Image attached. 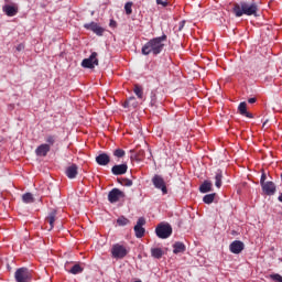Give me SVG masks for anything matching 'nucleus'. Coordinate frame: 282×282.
I'll list each match as a JSON object with an SVG mask.
<instances>
[{"instance_id":"4c0bfd02","label":"nucleus","mask_w":282,"mask_h":282,"mask_svg":"<svg viewBox=\"0 0 282 282\" xmlns=\"http://www.w3.org/2000/svg\"><path fill=\"white\" fill-rule=\"evenodd\" d=\"M17 52H23V50H25V45L24 44H19L17 47H15Z\"/></svg>"},{"instance_id":"9b49d317","label":"nucleus","mask_w":282,"mask_h":282,"mask_svg":"<svg viewBox=\"0 0 282 282\" xmlns=\"http://www.w3.org/2000/svg\"><path fill=\"white\" fill-rule=\"evenodd\" d=\"M245 248L246 245H243L241 240H235L229 245V250L232 252V254H241Z\"/></svg>"},{"instance_id":"f3484780","label":"nucleus","mask_w":282,"mask_h":282,"mask_svg":"<svg viewBox=\"0 0 282 282\" xmlns=\"http://www.w3.org/2000/svg\"><path fill=\"white\" fill-rule=\"evenodd\" d=\"M238 111L240 116H245L246 118H253L252 113L248 112V104H246V101L239 104Z\"/></svg>"},{"instance_id":"ddd939ff","label":"nucleus","mask_w":282,"mask_h":282,"mask_svg":"<svg viewBox=\"0 0 282 282\" xmlns=\"http://www.w3.org/2000/svg\"><path fill=\"white\" fill-rule=\"evenodd\" d=\"M48 151H51L50 144L43 143L35 149V154L37 155V158H45Z\"/></svg>"},{"instance_id":"412c9836","label":"nucleus","mask_w":282,"mask_h":282,"mask_svg":"<svg viewBox=\"0 0 282 282\" xmlns=\"http://www.w3.org/2000/svg\"><path fill=\"white\" fill-rule=\"evenodd\" d=\"M46 221L50 224L52 230L54 228V221H56V209H52L46 217Z\"/></svg>"},{"instance_id":"393cba45","label":"nucleus","mask_w":282,"mask_h":282,"mask_svg":"<svg viewBox=\"0 0 282 282\" xmlns=\"http://www.w3.org/2000/svg\"><path fill=\"white\" fill-rule=\"evenodd\" d=\"M85 269L83 267L76 263L69 270H67V272H69V274H80Z\"/></svg>"},{"instance_id":"9d476101","label":"nucleus","mask_w":282,"mask_h":282,"mask_svg":"<svg viewBox=\"0 0 282 282\" xmlns=\"http://www.w3.org/2000/svg\"><path fill=\"white\" fill-rule=\"evenodd\" d=\"M84 28L94 32L97 36H102V34H105V28L98 25L96 22L86 23L84 24Z\"/></svg>"},{"instance_id":"6ab92c4d","label":"nucleus","mask_w":282,"mask_h":282,"mask_svg":"<svg viewBox=\"0 0 282 282\" xmlns=\"http://www.w3.org/2000/svg\"><path fill=\"white\" fill-rule=\"evenodd\" d=\"M213 191V183L210 181H204L199 186L200 193H210Z\"/></svg>"},{"instance_id":"f704fd0d","label":"nucleus","mask_w":282,"mask_h":282,"mask_svg":"<svg viewBox=\"0 0 282 282\" xmlns=\"http://www.w3.org/2000/svg\"><path fill=\"white\" fill-rule=\"evenodd\" d=\"M46 142H47V144H48V147H50V144L53 145L54 142H56V139H55L53 135H48V137L46 138Z\"/></svg>"},{"instance_id":"a19ab883","label":"nucleus","mask_w":282,"mask_h":282,"mask_svg":"<svg viewBox=\"0 0 282 282\" xmlns=\"http://www.w3.org/2000/svg\"><path fill=\"white\" fill-rule=\"evenodd\" d=\"M278 200L282 204V193L279 195Z\"/></svg>"},{"instance_id":"a211bd4d","label":"nucleus","mask_w":282,"mask_h":282,"mask_svg":"<svg viewBox=\"0 0 282 282\" xmlns=\"http://www.w3.org/2000/svg\"><path fill=\"white\" fill-rule=\"evenodd\" d=\"M3 12L7 14V17H17L19 10L15 7H12L10 4H6L2 8Z\"/></svg>"},{"instance_id":"72a5a7b5","label":"nucleus","mask_w":282,"mask_h":282,"mask_svg":"<svg viewBox=\"0 0 282 282\" xmlns=\"http://www.w3.org/2000/svg\"><path fill=\"white\" fill-rule=\"evenodd\" d=\"M156 6H162V8H166L169 6V0H156Z\"/></svg>"},{"instance_id":"ea45409f","label":"nucleus","mask_w":282,"mask_h":282,"mask_svg":"<svg viewBox=\"0 0 282 282\" xmlns=\"http://www.w3.org/2000/svg\"><path fill=\"white\" fill-rule=\"evenodd\" d=\"M117 23L115 20H110L109 26L110 28H116Z\"/></svg>"},{"instance_id":"39448f33","label":"nucleus","mask_w":282,"mask_h":282,"mask_svg":"<svg viewBox=\"0 0 282 282\" xmlns=\"http://www.w3.org/2000/svg\"><path fill=\"white\" fill-rule=\"evenodd\" d=\"M111 254L112 259H124L129 254V250H127V247L116 243L111 248Z\"/></svg>"},{"instance_id":"dca6fc26","label":"nucleus","mask_w":282,"mask_h":282,"mask_svg":"<svg viewBox=\"0 0 282 282\" xmlns=\"http://www.w3.org/2000/svg\"><path fill=\"white\" fill-rule=\"evenodd\" d=\"M76 175H78V165L72 164L66 169V177L68 180H76Z\"/></svg>"},{"instance_id":"b1692460","label":"nucleus","mask_w":282,"mask_h":282,"mask_svg":"<svg viewBox=\"0 0 282 282\" xmlns=\"http://www.w3.org/2000/svg\"><path fill=\"white\" fill-rule=\"evenodd\" d=\"M221 180H224V174L221 173V170H218L215 175L216 188H221Z\"/></svg>"},{"instance_id":"37998d69","label":"nucleus","mask_w":282,"mask_h":282,"mask_svg":"<svg viewBox=\"0 0 282 282\" xmlns=\"http://www.w3.org/2000/svg\"><path fill=\"white\" fill-rule=\"evenodd\" d=\"M67 265H69V262H67L66 264H65V268L67 269Z\"/></svg>"},{"instance_id":"2f4dec72","label":"nucleus","mask_w":282,"mask_h":282,"mask_svg":"<svg viewBox=\"0 0 282 282\" xmlns=\"http://www.w3.org/2000/svg\"><path fill=\"white\" fill-rule=\"evenodd\" d=\"M113 155H115V158H124L126 152H124V150H122V149H116V150L113 151Z\"/></svg>"},{"instance_id":"cd10ccee","label":"nucleus","mask_w":282,"mask_h":282,"mask_svg":"<svg viewBox=\"0 0 282 282\" xmlns=\"http://www.w3.org/2000/svg\"><path fill=\"white\" fill-rule=\"evenodd\" d=\"M134 101H135V97H130L127 101H124L123 107L126 109L131 107V105H132V107H138V104Z\"/></svg>"},{"instance_id":"6e6552de","label":"nucleus","mask_w":282,"mask_h":282,"mask_svg":"<svg viewBox=\"0 0 282 282\" xmlns=\"http://www.w3.org/2000/svg\"><path fill=\"white\" fill-rule=\"evenodd\" d=\"M152 184L153 186H155L156 188H159V191H162L163 195H166V193H169V189L166 188V183L164 182V178L160 175H154L152 178Z\"/></svg>"},{"instance_id":"4468645a","label":"nucleus","mask_w":282,"mask_h":282,"mask_svg":"<svg viewBox=\"0 0 282 282\" xmlns=\"http://www.w3.org/2000/svg\"><path fill=\"white\" fill-rule=\"evenodd\" d=\"M128 170H129V166L127 165V163H123V164L112 166L111 173L112 175H124V173H127Z\"/></svg>"},{"instance_id":"473e14b6","label":"nucleus","mask_w":282,"mask_h":282,"mask_svg":"<svg viewBox=\"0 0 282 282\" xmlns=\"http://www.w3.org/2000/svg\"><path fill=\"white\" fill-rule=\"evenodd\" d=\"M270 279H272V281H275V282H282V276L279 273L271 274Z\"/></svg>"},{"instance_id":"20e7f679","label":"nucleus","mask_w":282,"mask_h":282,"mask_svg":"<svg viewBox=\"0 0 282 282\" xmlns=\"http://www.w3.org/2000/svg\"><path fill=\"white\" fill-rule=\"evenodd\" d=\"M14 279L17 282H30L32 281V270L25 267L19 268L14 273Z\"/></svg>"},{"instance_id":"423d86ee","label":"nucleus","mask_w":282,"mask_h":282,"mask_svg":"<svg viewBox=\"0 0 282 282\" xmlns=\"http://www.w3.org/2000/svg\"><path fill=\"white\" fill-rule=\"evenodd\" d=\"M98 65V53L93 52L88 58L83 59L82 67L94 69Z\"/></svg>"},{"instance_id":"a878e982","label":"nucleus","mask_w":282,"mask_h":282,"mask_svg":"<svg viewBox=\"0 0 282 282\" xmlns=\"http://www.w3.org/2000/svg\"><path fill=\"white\" fill-rule=\"evenodd\" d=\"M23 204H34V195L32 193H25L22 195Z\"/></svg>"},{"instance_id":"4be33fe9","label":"nucleus","mask_w":282,"mask_h":282,"mask_svg":"<svg viewBox=\"0 0 282 282\" xmlns=\"http://www.w3.org/2000/svg\"><path fill=\"white\" fill-rule=\"evenodd\" d=\"M133 93L139 98V100H144V90L142 89V86L134 85Z\"/></svg>"},{"instance_id":"1a4fd4ad","label":"nucleus","mask_w":282,"mask_h":282,"mask_svg":"<svg viewBox=\"0 0 282 282\" xmlns=\"http://www.w3.org/2000/svg\"><path fill=\"white\" fill-rule=\"evenodd\" d=\"M144 224H147V220L144 218H139L137 221V225L134 226V235L137 239H142L144 237V232H147V229H144Z\"/></svg>"},{"instance_id":"79ce46f5","label":"nucleus","mask_w":282,"mask_h":282,"mask_svg":"<svg viewBox=\"0 0 282 282\" xmlns=\"http://www.w3.org/2000/svg\"><path fill=\"white\" fill-rule=\"evenodd\" d=\"M268 124V120H265L262 124V127H265Z\"/></svg>"},{"instance_id":"c9c22d12","label":"nucleus","mask_w":282,"mask_h":282,"mask_svg":"<svg viewBox=\"0 0 282 282\" xmlns=\"http://www.w3.org/2000/svg\"><path fill=\"white\" fill-rule=\"evenodd\" d=\"M186 25V20H183L178 23V32H182L184 30V26Z\"/></svg>"},{"instance_id":"c85d7f7f","label":"nucleus","mask_w":282,"mask_h":282,"mask_svg":"<svg viewBox=\"0 0 282 282\" xmlns=\"http://www.w3.org/2000/svg\"><path fill=\"white\" fill-rule=\"evenodd\" d=\"M118 183L121 184V186H133V181L129 178H118Z\"/></svg>"},{"instance_id":"aec40b11","label":"nucleus","mask_w":282,"mask_h":282,"mask_svg":"<svg viewBox=\"0 0 282 282\" xmlns=\"http://www.w3.org/2000/svg\"><path fill=\"white\" fill-rule=\"evenodd\" d=\"M173 253L174 254H180L182 252H186V245H184L183 242H175L173 245Z\"/></svg>"},{"instance_id":"e433bc0d","label":"nucleus","mask_w":282,"mask_h":282,"mask_svg":"<svg viewBox=\"0 0 282 282\" xmlns=\"http://www.w3.org/2000/svg\"><path fill=\"white\" fill-rule=\"evenodd\" d=\"M265 180H267L265 173H262V174H261V177H260V184H261V186H263V184H267Z\"/></svg>"},{"instance_id":"f03ea898","label":"nucleus","mask_w":282,"mask_h":282,"mask_svg":"<svg viewBox=\"0 0 282 282\" xmlns=\"http://www.w3.org/2000/svg\"><path fill=\"white\" fill-rule=\"evenodd\" d=\"M232 12L235 17H243L246 14L247 17H257V12H259V6H257V2L251 1H241L234 4Z\"/></svg>"},{"instance_id":"f257e3e1","label":"nucleus","mask_w":282,"mask_h":282,"mask_svg":"<svg viewBox=\"0 0 282 282\" xmlns=\"http://www.w3.org/2000/svg\"><path fill=\"white\" fill-rule=\"evenodd\" d=\"M166 34L151 39L142 46V54L144 56H149V54H153L154 56H158V54H162V51L164 50L165 46L164 43H166Z\"/></svg>"},{"instance_id":"5701e85b","label":"nucleus","mask_w":282,"mask_h":282,"mask_svg":"<svg viewBox=\"0 0 282 282\" xmlns=\"http://www.w3.org/2000/svg\"><path fill=\"white\" fill-rule=\"evenodd\" d=\"M151 256L154 259H162V257H164V251L162 250V248H152Z\"/></svg>"},{"instance_id":"58836bf2","label":"nucleus","mask_w":282,"mask_h":282,"mask_svg":"<svg viewBox=\"0 0 282 282\" xmlns=\"http://www.w3.org/2000/svg\"><path fill=\"white\" fill-rule=\"evenodd\" d=\"M254 102H257V98H249L248 99L249 105H254Z\"/></svg>"},{"instance_id":"7c9ffc66","label":"nucleus","mask_w":282,"mask_h":282,"mask_svg":"<svg viewBox=\"0 0 282 282\" xmlns=\"http://www.w3.org/2000/svg\"><path fill=\"white\" fill-rule=\"evenodd\" d=\"M118 226H127L129 224V219L124 216H121L117 219Z\"/></svg>"},{"instance_id":"f8f14e48","label":"nucleus","mask_w":282,"mask_h":282,"mask_svg":"<svg viewBox=\"0 0 282 282\" xmlns=\"http://www.w3.org/2000/svg\"><path fill=\"white\" fill-rule=\"evenodd\" d=\"M261 187H262L264 195L272 196V195H274V193H276V185L272 181H268L267 183L261 185Z\"/></svg>"},{"instance_id":"7ed1b4c3","label":"nucleus","mask_w":282,"mask_h":282,"mask_svg":"<svg viewBox=\"0 0 282 282\" xmlns=\"http://www.w3.org/2000/svg\"><path fill=\"white\" fill-rule=\"evenodd\" d=\"M155 232L159 239H169V237L173 235V227H171L169 223H161L160 225L156 226Z\"/></svg>"},{"instance_id":"2eb2a0df","label":"nucleus","mask_w":282,"mask_h":282,"mask_svg":"<svg viewBox=\"0 0 282 282\" xmlns=\"http://www.w3.org/2000/svg\"><path fill=\"white\" fill-rule=\"evenodd\" d=\"M96 162L99 166H107L111 162V158L107 153H100L96 156Z\"/></svg>"},{"instance_id":"0eeeda50","label":"nucleus","mask_w":282,"mask_h":282,"mask_svg":"<svg viewBox=\"0 0 282 282\" xmlns=\"http://www.w3.org/2000/svg\"><path fill=\"white\" fill-rule=\"evenodd\" d=\"M124 192L120 191L119 188H112L108 193V202H110V204H116L120 202V199H124Z\"/></svg>"},{"instance_id":"bb28decb","label":"nucleus","mask_w":282,"mask_h":282,"mask_svg":"<svg viewBox=\"0 0 282 282\" xmlns=\"http://www.w3.org/2000/svg\"><path fill=\"white\" fill-rule=\"evenodd\" d=\"M215 197H217L216 193L207 194L203 197V202L204 204H213V202H215Z\"/></svg>"},{"instance_id":"c756f323","label":"nucleus","mask_w":282,"mask_h":282,"mask_svg":"<svg viewBox=\"0 0 282 282\" xmlns=\"http://www.w3.org/2000/svg\"><path fill=\"white\" fill-rule=\"evenodd\" d=\"M131 8H133V2H127L124 4L126 14L128 15L132 14L133 10Z\"/></svg>"}]
</instances>
